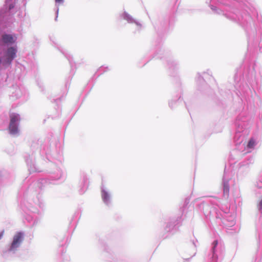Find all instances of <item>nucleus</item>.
I'll return each instance as SVG.
<instances>
[{
	"label": "nucleus",
	"instance_id": "423d86ee",
	"mask_svg": "<svg viewBox=\"0 0 262 262\" xmlns=\"http://www.w3.org/2000/svg\"><path fill=\"white\" fill-rule=\"evenodd\" d=\"M24 239V235L21 233H17V245Z\"/></svg>",
	"mask_w": 262,
	"mask_h": 262
},
{
	"label": "nucleus",
	"instance_id": "f8f14e48",
	"mask_svg": "<svg viewBox=\"0 0 262 262\" xmlns=\"http://www.w3.org/2000/svg\"><path fill=\"white\" fill-rule=\"evenodd\" d=\"M259 207L261 208H262V199L261 200V201H260L259 203Z\"/></svg>",
	"mask_w": 262,
	"mask_h": 262
},
{
	"label": "nucleus",
	"instance_id": "39448f33",
	"mask_svg": "<svg viewBox=\"0 0 262 262\" xmlns=\"http://www.w3.org/2000/svg\"><path fill=\"white\" fill-rule=\"evenodd\" d=\"M255 145V140L253 138H251L248 143L247 147L248 148L252 149L254 147Z\"/></svg>",
	"mask_w": 262,
	"mask_h": 262
},
{
	"label": "nucleus",
	"instance_id": "9b49d317",
	"mask_svg": "<svg viewBox=\"0 0 262 262\" xmlns=\"http://www.w3.org/2000/svg\"><path fill=\"white\" fill-rule=\"evenodd\" d=\"M56 3H61L63 2V0H55Z\"/></svg>",
	"mask_w": 262,
	"mask_h": 262
},
{
	"label": "nucleus",
	"instance_id": "ddd939ff",
	"mask_svg": "<svg viewBox=\"0 0 262 262\" xmlns=\"http://www.w3.org/2000/svg\"><path fill=\"white\" fill-rule=\"evenodd\" d=\"M214 245H215V246L217 245V241H214Z\"/></svg>",
	"mask_w": 262,
	"mask_h": 262
},
{
	"label": "nucleus",
	"instance_id": "f03ea898",
	"mask_svg": "<svg viewBox=\"0 0 262 262\" xmlns=\"http://www.w3.org/2000/svg\"><path fill=\"white\" fill-rule=\"evenodd\" d=\"M16 251V234L13 236L12 243L9 248L4 251L3 256L5 258H9L11 257H15Z\"/></svg>",
	"mask_w": 262,
	"mask_h": 262
},
{
	"label": "nucleus",
	"instance_id": "f257e3e1",
	"mask_svg": "<svg viewBox=\"0 0 262 262\" xmlns=\"http://www.w3.org/2000/svg\"><path fill=\"white\" fill-rule=\"evenodd\" d=\"M16 0H6L4 7L0 9V33H4L0 38V46H9L14 42L12 35L7 34L15 20L14 15L16 12Z\"/></svg>",
	"mask_w": 262,
	"mask_h": 262
},
{
	"label": "nucleus",
	"instance_id": "20e7f679",
	"mask_svg": "<svg viewBox=\"0 0 262 262\" xmlns=\"http://www.w3.org/2000/svg\"><path fill=\"white\" fill-rule=\"evenodd\" d=\"M10 121L8 127L9 133L11 136L16 135V114L11 113Z\"/></svg>",
	"mask_w": 262,
	"mask_h": 262
},
{
	"label": "nucleus",
	"instance_id": "7ed1b4c3",
	"mask_svg": "<svg viewBox=\"0 0 262 262\" xmlns=\"http://www.w3.org/2000/svg\"><path fill=\"white\" fill-rule=\"evenodd\" d=\"M16 54V50L14 47L7 49L4 55V64H9L11 63Z\"/></svg>",
	"mask_w": 262,
	"mask_h": 262
},
{
	"label": "nucleus",
	"instance_id": "9d476101",
	"mask_svg": "<svg viewBox=\"0 0 262 262\" xmlns=\"http://www.w3.org/2000/svg\"><path fill=\"white\" fill-rule=\"evenodd\" d=\"M2 62L4 63V57L3 58H0V64Z\"/></svg>",
	"mask_w": 262,
	"mask_h": 262
},
{
	"label": "nucleus",
	"instance_id": "0eeeda50",
	"mask_svg": "<svg viewBox=\"0 0 262 262\" xmlns=\"http://www.w3.org/2000/svg\"><path fill=\"white\" fill-rule=\"evenodd\" d=\"M103 199L104 201H106L108 198V194L106 192H104L102 195Z\"/></svg>",
	"mask_w": 262,
	"mask_h": 262
},
{
	"label": "nucleus",
	"instance_id": "6e6552de",
	"mask_svg": "<svg viewBox=\"0 0 262 262\" xmlns=\"http://www.w3.org/2000/svg\"><path fill=\"white\" fill-rule=\"evenodd\" d=\"M224 193H228L229 192V187L228 186H225L224 189Z\"/></svg>",
	"mask_w": 262,
	"mask_h": 262
},
{
	"label": "nucleus",
	"instance_id": "1a4fd4ad",
	"mask_svg": "<svg viewBox=\"0 0 262 262\" xmlns=\"http://www.w3.org/2000/svg\"><path fill=\"white\" fill-rule=\"evenodd\" d=\"M4 233V230L0 232V239H1L2 238V237L3 236Z\"/></svg>",
	"mask_w": 262,
	"mask_h": 262
}]
</instances>
